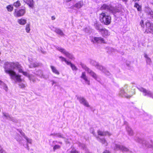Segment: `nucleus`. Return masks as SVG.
Returning a JSON list of instances; mask_svg holds the SVG:
<instances>
[{
	"label": "nucleus",
	"mask_w": 153,
	"mask_h": 153,
	"mask_svg": "<svg viewBox=\"0 0 153 153\" xmlns=\"http://www.w3.org/2000/svg\"><path fill=\"white\" fill-rule=\"evenodd\" d=\"M4 68L5 72L9 75L11 79L14 80L16 82H19V85L20 88H23L25 87V84L21 82L22 79L21 76L17 74L14 70H18L19 72L22 73L23 75L26 76H28V74L27 72L23 71L22 66L18 62H5Z\"/></svg>",
	"instance_id": "obj_1"
},
{
	"label": "nucleus",
	"mask_w": 153,
	"mask_h": 153,
	"mask_svg": "<svg viewBox=\"0 0 153 153\" xmlns=\"http://www.w3.org/2000/svg\"><path fill=\"white\" fill-rule=\"evenodd\" d=\"M101 22L105 25H109L111 22V18L110 16L107 15L105 13H102L100 16Z\"/></svg>",
	"instance_id": "obj_2"
},
{
	"label": "nucleus",
	"mask_w": 153,
	"mask_h": 153,
	"mask_svg": "<svg viewBox=\"0 0 153 153\" xmlns=\"http://www.w3.org/2000/svg\"><path fill=\"white\" fill-rule=\"evenodd\" d=\"M101 9L102 10H104L109 11L114 14L120 12L118 9L105 4H103L101 7Z\"/></svg>",
	"instance_id": "obj_3"
},
{
	"label": "nucleus",
	"mask_w": 153,
	"mask_h": 153,
	"mask_svg": "<svg viewBox=\"0 0 153 153\" xmlns=\"http://www.w3.org/2000/svg\"><path fill=\"white\" fill-rule=\"evenodd\" d=\"M80 65L81 66L82 68L86 71L91 76L96 80L98 81L97 79L98 76L94 72L87 67L85 65L82 63L80 64Z\"/></svg>",
	"instance_id": "obj_4"
},
{
	"label": "nucleus",
	"mask_w": 153,
	"mask_h": 153,
	"mask_svg": "<svg viewBox=\"0 0 153 153\" xmlns=\"http://www.w3.org/2000/svg\"><path fill=\"white\" fill-rule=\"evenodd\" d=\"M56 49L60 52L62 53L66 57L71 59H73L74 57L73 55L67 51L65 49L61 47H56Z\"/></svg>",
	"instance_id": "obj_5"
},
{
	"label": "nucleus",
	"mask_w": 153,
	"mask_h": 153,
	"mask_svg": "<svg viewBox=\"0 0 153 153\" xmlns=\"http://www.w3.org/2000/svg\"><path fill=\"white\" fill-rule=\"evenodd\" d=\"M137 88L140 91L143 93L144 96H147L153 99V93L151 91L141 87Z\"/></svg>",
	"instance_id": "obj_6"
},
{
	"label": "nucleus",
	"mask_w": 153,
	"mask_h": 153,
	"mask_svg": "<svg viewBox=\"0 0 153 153\" xmlns=\"http://www.w3.org/2000/svg\"><path fill=\"white\" fill-rule=\"evenodd\" d=\"M137 88L140 91L143 93L144 96H147L153 99V93L151 91L141 87Z\"/></svg>",
	"instance_id": "obj_7"
},
{
	"label": "nucleus",
	"mask_w": 153,
	"mask_h": 153,
	"mask_svg": "<svg viewBox=\"0 0 153 153\" xmlns=\"http://www.w3.org/2000/svg\"><path fill=\"white\" fill-rule=\"evenodd\" d=\"M119 95L122 97H124L127 98H131L133 95L135 94V92L131 91V93L128 92V94L126 93L123 89H121L119 93Z\"/></svg>",
	"instance_id": "obj_8"
},
{
	"label": "nucleus",
	"mask_w": 153,
	"mask_h": 153,
	"mask_svg": "<svg viewBox=\"0 0 153 153\" xmlns=\"http://www.w3.org/2000/svg\"><path fill=\"white\" fill-rule=\"evenodd\" d=\"M114 147L115 150H120L123 152H129V149L123 146L118 144H115Z\"/></svg>",
	"instance_id": "obj_9"
},
{
	"label": "nucleus",
	"mask_w": 153,
	"mask_h": 153,
	"mask_svg": "<svg viewBox=\"0 0 153 153\" xmlns=\"http://www.w3.org/2000/svg\"><path fill=\"white\" fill-rule=\"evenodd\" d=\"M146 31L147 33H150L153 34V24L150 22H147L146 23Z\"/></svg>",
	"instance_id": "obj_10"
},
{
	"label": "nucleus",
	"mask_w": 153,
	"mask_h": 153,
	"mask_svg": "<svg viewBox=\"0 0 153 153\" xmlns=\"http://www.w3.org/2000/svg\"><path fill=\"white\" fill-rule=\"evenodd\" d=\"M77 99L78 100L80 103L83 104L87 107H89L90 105L88 101L83 97H77Z\"/></svg>",
	"instance_id": "obj_11"
},
{
	"label": "nucleus",
	"mask_w": 153,
	"mask_h": 153,
	"mask_svg": "<svg viewBox=\"0 0 153 153\" xmlns=\"http://www.w3.org/2000/svg\"><path fill=\"white\" fill-rule=\"evenodd\" d=\"M91 42L94 43H104L105 41L101 37H92L91 39Z\"/></svg>",
	"instance_id": "obj_12"
},
{
	"label": "nucleus",
	"mask_w": 153,
	"mask_h": 153,
	"mask_svg": "<svg viewBox=\"0 0 153 153\" xmlns=\"http://www.w3.org/2000/svg\"><path fill=\"white\" fill-rule=\"evenodd\" d=\"M25 13V9H22L19 10H16L14 13L15 16L16 17H20L23 16Z\"/></svg>",
	"instance_id": "obj_13"
},
{
	"label": "nucleus",
	"mask_w": 153,
	"mask_h": 153,
	"mask_svg": "<svg viewBox=\"0 0 153 153\" xmlns=\"http://www.w3.org/2000/svg\"><path fill=\"white\" fill-rule=\"evenodd\" d=\"M80 77L84 80L85 83L86 84L88 85H90V80L88 79V77L86 75V73L85 72H83L82 73Z\"/></svg>",
	"instance_id": "obj_14"
},
{
	"label": "nucleus",
	"mask_w": 153,
	"mask_h": 153,
	"mask_svg": "<svg viewBox=\"0 0 153 153\" xmlns=\"http://www.w3.org/2000/svg\"><path fill=\"white\" fill-rule=\"evenodd\" d=\"M19 132L21 134V135L24 137L26 139L27 142V148H28L29 146L28 145V143L31 144L32 142V140L31 139L27 137L25 135V133L22 131L19 130Z\"/></svg>",
	"instance_id": "obj_15"
},
{
	"label": "nucleus",
	"mask_w": 153,
	"mask_h": 153,
	"mask_svg": "<svg viewBox=\"0 0 153 153\" xmlns=\"http://www.w3.org/2000/svg\"><path fill=\"white\" fill-rule=\"evenodd\" d=\"M28 60L30 64L29 65V67L30 68H33V67H36L39 65V63L37 62H34L32 61V59H28Z\"/></svg>",
	"instance_id": "obj_16"
},
{
	"label": "nucleus",
	"mask_w": 153,
	"mask_h": 153,
	"mask_svg": "<svg viewBox=\"0 0 153 153\" xmlns=\"http://www.w3.org/2000/svg\"><path fill=\"white\" fill-rule=\"evenodd\" d=\"M83 4L82 1H79L75 5L71 6V8L74 9V7H76L77 9H79L82 7L83 5Z\"/></svg>",
	"instance_id": "obj_17"
},
{
	"label": "nucleus",
	"mask_w": 153,
	"mask_h": 153,
	"mask_svg": "<svg viewBox=\"0 0 153 153\" xmlns=\"http://www.w3.org/2000/svg\"><path fill=\"white\" fill-rule=\"evenodd\" d=\"M97 133L99 135L102 136H105L107 135L110 136L111 135V134L110 133L107 131H102L100 130H98L97 131Z\"/></svg>",
	"instance_id": "obj_18"
},
{
	"label": "nucleus",
	"mask_w": 153,
	"mask_h": 153,
	"mask_svg": "<svg viewBox=\"0 0 153 153\" xmlns=\"http://www.w3.org/2000/svg\"><path fill=\"white\" fill-rule=\"evenodd\" d=\"M51 30L54 31L56 33L59 34L61 36H64V34L62 31L59 28H55L53 27H52L51 28Z\"/></svg>",
	"instance_id": "obj_19"
},
{
	"label": "nucleus",
	"mask_w": 153,
	"mask_h": 153,
	"mask_svg": "<svg viewBox=\"0 0 153 153\" xmlns=\"http://www.w3.org/2000/svg\"><path fill=\"white\" fill-rule=\"evenodd\" d=\"M97 68L102 71V72H104L106 75H109V72L107 71L104 67L100 65L99 64Z\"/></svg>",
	"instance_id": "obj_20"
},
{
	"label": "nucleus",
	"mask_w": 153,
	"mask_h": 153,
	"mask_svg": "<svg viewBox=\"0 0 153 153\" xmlns=\"http://www.w3.org/2000/svg\"><path fill=\"white\" fill-rule=\"evenodd\" d=\"M100 32L103 36H108L109 35V32L108 30L105 28H102L101 30H100Z\"/></svg>",
	"instance_id": "obj_21"
},
{
	"label": "nucleus",
	"mask_w": 153,
	"mask_h": 153,
	"mask_svg": "<svg viewBox=\"0 0 153 153\" xmlns=\"http://www.w3.org/2000/svg\"><path fill=\"white\" fill-rule=\"evenodd\" d=\"M17 22L21 25H25L27 23V20L21 18L18 19Z\"/></svg>",
	"instance_id": "obj_22"
},
{
	"label": "nucleus",
	"mask_w": 153,
	"mask_h": 153,
	"mask_svg": "<svg viewBox=\"0 0 153 153\" xmlns=\"http://www.w3.org/2000/svg\"><path fill=\"white\" fill-rule=\"evenodd\" d=\"M0 87L3 88L6 91H7L8 88L7 86L2 81L0 80Z\"/></svg>",
	"instance_id": "obj_23"
},
{
	"label": "nucleus",
	"mask_w": 153,
	"mask_h": 153,
	"mask_svg": "<svg viewBox=\"0 0 153 153\" xmlns=\"http://www.w3.org/2000/svg\"><path fill=\"white\" fill-rule=\"evenodd\" d=\"M23 1L27 4L29 6L32 7L33 5V0H23Z\"/></svg>",
	"instance_id": "obj_24"
},
{
	"label": "nucleus",
	"mask_w": 153,
	"mask_h": 153,
	"mask_svg": "<svg viewBox=\"0 0 153 153\" xmlns=\"http://www.w3.org/2000/svg\"><path fill=\"white\" fill-rule=\"evenodd\" d=\"M97 139L102 144L105 145V146H106L107 145L108 143L104 138H100L98 137H97Z\"/></svg>",
	"instance_id": "obj_25"
},
{
	"label": "nucleus",
	"mask_w": 153,
	"mask_h": 153,
	"mask_svg": "<svg viewBox=\"0 0 153 153\" xmlns=\"http://www.w3.org/2000/svg\"><path fill=\"white\" fill-rule=\"evenodd\" d=\"M126 130L129 135L132 136L133 135L134 133L133 131L129 126H127L126 127Z\"/></svg>",
	"instance_id": "obj_26"
},
{
	"label": "nucleus",
	"mask_w": 153,
	"mask_h": 153,
	"mask_svg": "<svg viewBox=\"0 0 153 153\" xmlns=\"http://www.w3.org/2000/svg\"><path fill=\"white\" fill-rule=\"evenodd\" d=\"M146 13L150 16V17L153 19V12L149 8H146Z\"/></svg>",
	"instance_id": "obj_27"
},
{
	"label": "nucleus",
	"mask_w": 153,
	"mask_h": 153,
	"mask_svg": "<svg viewBox=\"0 0 153 153\" xmlns=\"http://www.w3.org/2000/svg\"><path fill=\"white\" fill-rule=\"evenodd\" d=\"M144 57L146 59V61L147 64L150 65L152 63V61L150 58L148 56V55L146 54H145Z\"/></svg>",
	"instance_id": "obj_28"
},
{
	"label": "nucleus",
	"mask_w": 153,
	"mask_h": 153,
	"mask_svg": "<svg viewBox=\"0 0 153 153\" xmlns=\"http://www.w3.org/2000/svg\"><path fill=\"white\" fill-rule=\"evenodd\" d=\"M51 68L53 73L58 75L59 74V72L55 67L53 66H51Z\"/></svg>",
	"instance_id": "obj_29"
},
{
	"label": "nucleus",
	"mask_w": 153,
	"mask_h": 153,
	"mask_svg": "<svg viewBox=\"0 0 153 153\" xmlns=\"http://www.w3.org/2000/svg\"><path fill=\"white\" fill-rule=\"evenodd\" d=\"M68 65L70 66L73 70L76 71L77 70V68L76 67L74 64H72L70 62H69Z\"/></svg>",
	"instance_id": "obj_30"
},
{
	"label": "nucleus",
	"mask_w": 153,
	"mask_h": 153,
	"mask_svg": "<svg viewBox=\"0 0 153 153\" xmlns=\"http://www.w3.org/2000/svg\"><path fill=\"white\" fill-rule=\"evenodd\" d=\"M55 136L58 137L60 138H62L63 139H65V137H64L63 135L60 133H56L54 134Z\"/></svg>",
	"instance_id": "obj_31"
},
{
	"label": "nucleus",
	"mask_w": 153,
	"mask_h": 153,
	"mask_svg": "<svg viewBox=\"0 0 153 153\" xmlns=\"http://www.w3.org/2000/svg\"><path fill=\"white\" fill-rule=\"evenodd\" d=\"M59 58L60 59L62 62H65L67 65L70 62L67 60L65 58L62 56H59Z\"/></svg>",
	"instance_id": "obj_32"
},
{
	"label": "nucleus",
	"mask_w": 153,
	"mask_h": 153,
	"mask_svg": "<svg viewBox=\"0 0 153 153\" xmlns=\"http://www.w3.org/2000/svg\"><path fill=\"white\" fill-rule=\"evenodd\" d=\"M36 74L41 78H44V76L42 72L41 71H38L36 72Z\"/></svg>",
	"instance_id": "obj_33"
},
{
	"label": "nucleus",
	"mask_w": 153,
	"mask_h": 153,
	"mask_svg": "<svg viewBox=\"0 0 153 153\" xmlns=\"http://www.w3.org/2000/svg\"><path fill=\"white\" fill-rule=\"evenodd\" d=\"M2 114L3 116H4L6 118L7 120H10L11 117L10 116L9 114L8 113H6L5 112H2Z\"/></svg>",
	"instance_id": "obj_34"
},
{
	"label": "nucleus",
	"mask_w": 153,
	"mask_h": 153,
	"mask_svg": "<svg viewBox=\"0 0 153 153\" xmlns=\"http://www.w3.org/2000/svg\"><path fill=\"white\" fill-rule=\"evenodd\" d=\"M91 63L92 65L95 66L96 68L99 65L98 62L94 60H91Z\"/></svg>",
	"instance_id": "obj_35"
},
{
	"label": "nucleus",
	"mask_w": 153,
	"mask_h": 153,
	"mask_svg": "<svg viewBox=\"0 0 153 153\" xmlns=\"http://www.w3.org/2000/svg\"><path fill=\"white\" fill-rule=\"evenodd\" d=\"M134 7L137 8L138 11H140L141 10V7L138 4L136 3L135 4Z\"/></svg>",
	"instance_id": "obj_36"
},
{
	"label": "nucleus",
	"mask_w": 153,
	"mask_h": 153,
	"mask_svg": "<svg viewBox=\"0 0 153 153\" xmlns=\"http://www.w3.org/2000/svg\"><path fill=\"white\" fill-rule=\"evenodd\" d=\"M25 30H26V32L27 33H29L30 32V25L29 24H27L26 25V27H25Z\"/></svg>",
	"instance_id": "obj_37"
},
{
	"label": "nucleus",
	"mask_w": 153,
	"mask_h": 153,
	"mask_svg": "<svg viewBox=\"0 0 153 153\" xmlns=\"http://www.w3.org/2000/svg\"><path fill=\"white\" fill-rule=\"evenodd\" d=\"M6 8L8 11L11 12L13 10V7L11 5H9L7 6Z\"/></svg>",
	"instance_id": "obj_38"
},
{
	"label": "nucleus",
	"mask_w": 153,
	"mask_h": 153,
	"mask_svg": "<svg viewBox=\"0 0 153 153\" xmlns=\"http://www.w3.org/2000/svg\"><path fill=\"white\" fill-rule=\"evenodd\" d=\"M94 26L95 28L97 30H99V31L100 32V30H101L102 29L100 27V25L96 23L94 24Z\"/></svg>",
	"instance_id": "obj_39"
},
{
	"label": "nucleus",
	"mask_w": 153,
	"mask_h": 153,
	"mask_svg": "<svg viewBox=\"0 0 153 153\" xmlns=\"http://www.w3.org/2000/svg\"><path fill=\"white\" fill-rule=\"evenodd\" d=\"M20 3L19 1H17L16 2L14 3L13 4V5L16 7H17L20 5Z\"/></svg>",
	"instance_id": "obj_40"
},
{
	"label": "nucleus",
	"mask_w": 153,
	"mask_h": 153,
	"mask_svg": "<svg viewBox=\"0 0 153 153\" xmlns=\"http://www.w3.org/2000/svg\"><path fill=\"white\" fill-rule=\"evenodd\" d=\"M10 120L15 123L18 122V120L16 118L12 117H11Z\"/></svg>",
	"instance_id": "obj_41"
},
{
	"label": "nucleus",
	"mask_w": 153,
	"mask_h": 153,
	"mask_svg": "<svg viewBox=\"0 0 153 153\" xmlns=\"http://www.w3.org/2000/svg\"><path fill=\"white\" fill-rule=\"evenodd\" d=\"M60 148V146L58 145H55L54 147H53V149L55 150L59 149Z\"/></svg>",
	"instance_id": "obj_42"
},
{
	"label": "nucleus",
	"mask_w": 153,
	"mask_h": 153,
	"mask_svg": "<svg viewBox=\"0 0 153 153\" xmlns=\"http://www.w3.org/2000/svg\"><path fill=\"white\" fill-rule=\"evenodd\" d=\"M28 75L27 76L29 77V78L30 80L31 81H32L33 82H34L35 81V79L34 78H33V77L30 76L29 75V74H28Z\"/></svg>",
	"instance_id": "obj_43"
},
{
	"label": "nucleus",
	"mask_w": 153,
	"mask_h": 153,
	"mask_svg": "<svg viewBox=\"0 0 153 153\" xmlns=\"http://www.w3.org/2000/svg\"><path fill=\"white\" fill-rule=\"evenodd\" d=\"M71 153H79L76 150H72L71 152Z\"/></svg>",
	"instance_id": "obj_44"
},
{
	"label": "nucleus",
	"mask_w": 153,
	"mask_h": 153,
	"mask_svg": "<svg viewBox=\"0 0 153 153\" xmlns=\"http://www.w3.org/2000/svg\"><path fill=\"white\" fill-rule=\"evenodd\" d=\"M140 24L142 27H143L144 26L143 21L141 20L140 22Z\"/></svg>",
	"instance_id": "obj_45"
},
{
	"label": "nucleus",
	"mask_w": 153,
	"mask_h": 153,
	"mask_svg": "<svg viewBox=\"0 0 153 153\" xmlns=\"http://www.w3.org/2000/svg\"><path fill=\"white\" fill-rule=\"evenodd\" d=\"M103 153H111V152L108 150H105L103 152Z\"/></svg>",
	"instance_id": "obj_46"
},
{
	"label": "nucleus",
	"mask_w": 153,
	"mask_h": 153,
	"mask_svg": "<svg viewBox=\"0 0 153 153\" xmlns=\"http://www.w3.org/2000/svg\"><path fill=\"white\" fill-rule=\"evenodd\" d=\"M136 140L139 143H140L141 142V140L140 139L138 138V139Z\"/></svg>",
	"instance_id": "obj_47"
},
{
	"label": "nucleus",
	"mask_w": 153,
	"mask_h": 153,
	"mask_svg": "<svg viewBox=\"0 0 153 153\" xmlns=\"http://www.w3.org/2000/svg\"><path fill=\"white\" fill-rule=\"evenodd\" d=\"M55 19V18L54 16H52L51 17V19L52 20H54Z\"/></svg>",
	"instance_id": "obj_48"
},
{
	"label": "nucleus",
	"mask_w": 153,
	"mask_h": 153,
	"mask_svg": "<svg viewBox=\"0 0 153 153\" xmlns=\"http://www.w3.org/2000/svg\"><path fill=\"white\" fill-rule=\"evenodd\" d=\"M51 82H52V85H53L54 84L56 83V82H55L54 80H51Z\"/></svg>",
	"instance_id": "obj_49"
},
{
	"label": "nucleus",
	"mask_w": 153,
	"mask_h": 153,
	"mask_svg": "<svg viewBox=\"0 0 153 153\" xmlns=\"http://www.w3.org/2000/svg\"><path fill=\"white\" fill-rule=\"evenodd\" d=\"M16 139H17V141L19 142L20 141L22 140L21 138H20V139L16 138Z\"/></svg>",
	"instance_id": "obj_50"
},
{
	"label": "nucleus",
	"mask_w": 153,
	"mask_h": 153,
	"mask_svg": "<svg viewBox=\"0 0 153 153\" xmlns=\"http://www.w3.org/2000/svg\"><path fill=\"white\" fill-rule=\"evenodd\" d=\"M56 133H53V134H50V135L51 136H55V135L54 134H55Z\"/></svg>",
	"instance_id": "obj_51"
},
{
	"label": "nucleus",
	"mask_w": 153,
	"mask_h": 153,
	"mask_svg": "<svg viewBox=\"0 0 153 153\" xmlns=\"http://www.w3.org/2000/svg\"><path fill=\"white\" fill-rule=\"evenodd\" d=\"M58 143L61 144H62V143L61 142H58Z\"/></svg>",
	"instance_id": "obj_52"
},
{
	"label": "nucleus",
	"mask_w": 153,
	"mask_h": 153,
	"mask_svg": "<svg viewBox=\"0 0 153 153\" xmlns=\"http://www.w3.org/2000/svg\"><path fill=\"white\" fill-rule=\"evenodd\" d=\"M123 1H127V0H122Z\"/></svg>",
	"instance_id": "obj_53"
},
{
	"label": "nucleus",
	"mask_w": 153,
	"mask_h": 153,
	"mask_svg": "<svg viewBox=\"0 0 153 153\" xmlns=\"http://www.w3.org/2000/svg\"><path fill=\"white\" fill-rule=\"evenodd\" d=\"M53 143H55V142H56V143H57V141H54L53 142Z\"/></svg>",
	"instance_id": "obj_54"
},
{
	"label": "nucleus",
	"mask_w": 153,
	"mask_h": 153,
	"mask_svg": "<svg viewBox=\"0 0 153 153\" xmlns=\"http://www.w3.org/2000/svg\"><path fill=\"white\" fill-rule=\"evenodd\" d=\"M65 142L66 143H68L69 142H68L66 140H65Z\"/></svg>",
	"instance_id": "obj_55"
},
{
	"label": "nucleus",
	"mask_w": 153,
	"mask_h": 153,
	"mask_svg": "<svg viewBox=\"0 0 153 153\" xmlns=\"http://www.w3.org/2000/svg\"><path fill=\"white\" fill-rule=\"evenodd\" d=\"M67 0L68 1H71V0Z\"/></svg>",
	"instance_id": "obj_56"
},
{
	"label": "nucleus",
	"mask_w": 153,
	"mask_h": 153,
	"mask_svg": "<svg viewBox=\"0 0 153 153\" xmlns=\"http://www.w3.org/2000/svg\"><path fill=\"white\" fill-rule=\"evenodd\" d=\"M110 49H111V50L112 49V48H110Z\"/></svg>",
	"instance_id": "obj_57"
},
{
	"label": "nucleus",
	"mask_w": 153,
	"mask_h": 153,
	"mask_svg": "<svg viewBox=\"0 0 153 153\" xmlns=\"http://www.w3.org/2000/svg\"><path fill=\"white\" fill-rule=\"evenodd\" d=\"M93 134H94V133L93 132Z\"/></svg>",
	"instance_id": "obj_58"
}]
</instances>
